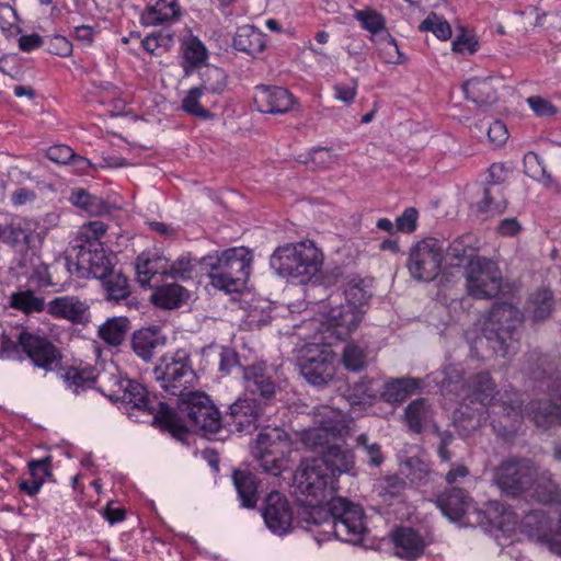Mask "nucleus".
Instances as JSON below:
<instances>
[{
	"mask_svg": "<svg viewBox=\"0 0 561 561\" xmlns=\"http://www.w3.org/2000/svg\"><path fill=\"white\" fill-rule=\"evenodd\" d=\"M266 527L277 536H285L293 529L294 512L290 503L277 491L271 492L262 508Z\"/></svg>",
	"mask_w": 561,
	"mask_h": 561,
	"instance_id": "21",
	"label": "nucleus"
},
{
	"mask_svg": "<svg viewBox=\"0 0 561 561\" xmlns=\"http://www.w3.org/2000/svg\"><path fill=\"white\" fill-rule=\"evenodd\" d=\"M163 343L164 337L156 327L144 328L134 332L130 340L134 353L145 362H149L153 356L154 350L163 345Z\"/></svg>",
	"mask_w": 561,
	"mask_h": 561,
	"instance_id": "31",
	"label": "nucleus"
},
{
	"mask_svg": "<svg viewBox=\"0 0 561 561\" xmlns=\"http://www.w3.org/2000/svg\"><path fill=\"white\" fill-rule=\"evenodd\" d=\"M25 353L32 363L45 370H50L59 360V352L45 336L26 330H20L15 339L2 334L0 341V359H21Z\"/></svg>",
	"mask_w": 561,
	"mask_h": 561,
	"instance_id": "9",
	"label": "nucleus"
},
{
	"mask_svg": "<svg viewBox=\"0 0 561 561\" xmlns=\"http://www.w3.org/2000/svg\"><path fill=\"white\" fill-rule=\"evenodd\" d=\"M405 421L409 428L415 433H420L424 425L432 419V410L426 399L420 398L412 401L405 408Z\"/></svg>",
	"mask_w": 561,
	"mask_h": 561,
	"instance_id": "45",
	"label": "nucleus"
},
{
	"mask_svg": "<svg viewBox=\"0 0 561 561\" xmlns=\"http://www.w3.org/2000/svg\"><path fill=\"white\" fill-rule=\"evenodd\" d=\"M172 412L183 424L179 432L169 431L174 436H182L191 426L199 430L204 435H216L220 432L222 420L218 409L213 404L210 398L201 391H190L183 399H178V411Z\"/></svg>",
	"mask_w": 561,
	"mask_h": 561,
	"instance_id": "10",
	"label": "nucleus"
},
{
	"mask_svg": "<svg viewBox=\"0 0 561 561\" xmlns=\"http://www.w3.org/2000/svg\"><path fill=\"white\" fill-rule=\"evenodd\" d=\"M197 260L190 252L182 253L175 261H168L167 276L174 279H188L196 265Z\"/></svg>",
	"mask_w": 561,
	"mask_h": 561,
	"instance_id": "53",
	"label": "nucleus"
},
{
	"mask_svg": "<svg viewBox=\"0 0 561 561\" xmlns=\"http://www.w3.org/2000/svg\"><path fill=\"white\" fill-rule=\"evenodd\" d=\"M296 99L285 88L277 85H256L254 103L257 110L267 114H284L289 112Z\"/></svg>",
	"mask_w": 561,
	"mask_h": 561,
	"instance_id": "24",
	"label": "nucleus"
},
{
	"mask_svg": "<svg viewBox=\"0 0 561 561\" xmlns=\"http://www.w3.org/2000/svg\"><path fill=\"white\" fill-rule=\"evenodd\" d=\"M342 360L347 370L362 371L368 365L369 352L367 347L348 343L344 347Z\"/></svg>",
	"mask_w": 561,
	"mask_h": 561,
	"instance_id": "50",
	"label": "nucleus"
},
{
	"mask_svg": "<svg viewBox=\"0 0 561 561\" xmlns=\"http://www.w3.org/2000/svg\"><path fill=\"white\" fill-rule=\"evenodd\" d=\"M519 528L529 539L561 556V513L556 530L551 529V519L543 510L528 512L520 520Z\"/></svg>",
	"mask_w": 561,
	"mask_h": 561,
	"instance_id": "19",
	"label": "nucleus"
},
{
	"mask_svg": "<svg viewBox=\"0 0 561 561\" xmlns=\"http://www.w3.org/2000/svg\"><path fill=\"white\" fill-rule=\"evenodd\" d=\"M444 252V243L436 238H425L414 243L407 262L411 277L419 282L435 279L445 264Z\"/></svg>",
	"mask_w": 561,
	"mask_h": 561,
	"instance_id": "14",
	"label": "nucleus"
},
{
	"mask_svg": "<svg viewBox=\"0 0 561 561\" xmlns=\"http://www.w3.org/2000/svg\"><path fill=\"white\" fill-rule=\"evenodd\" d=\"M183 54V67L187 72L188 68H195L208 59V49L204 43L195 35L190 33L181 41Z\"/></svg>",
	"mask_w": 561,
	"mask_h": 561,
	"instance_id": "39",
	"label": "nucleus"
},
{
	"mask_svg": "<svg viewBox=\"0 0 561 561\" xmlns=\"http://www.w3.org/2000/svg\"><path fill=\"white\" fill-rule=\"evenodd\" d=\"M548 357L539 353L528 356L523 371L531 379L540 382V389L546 388L553 400L560 401V405L549 401H533L526 408V413L531 416L537 427L548 428L561 423V377L548 376Z\"/></svg>",
	"mask_w": 561,
	"mask_h": 561,
	"instance_id": "8",
	"label": "nucleus"
},
{
	"mask_svg": "<svg viewBox=\"0 0 561 561\" xmlns=\"http://www.w3.org/2000/svg\"><path fill=\"white\" fill-rule=\"evenodd\" d=\"M10 304L14 309L24 313L41 312L45 308L44 298L36 296L32 290H20L10 297Z\"/></svg>",
	"mask_w": 561,
	"mask_h": 561,
	"instance_id": "51",
	"label": "nucleus"
},
{
	"mask_svg": "<svg viewBox=\"0 0 561 561\" xmlns=\"http://www.w3.org/2000/svg\"><path fill=\"white\" fill-rule=\"evenodd\" d=\"M252 252L244 247L216 251L201 260L210 284L229 294L239 293L245 287L252 271Z\"/></svg>",
	"mask_w": 561,
	"mask_h": 561,
	"instance_id": "7",
	"label": "nucleus"
},
{
	"mask_svg": "<svg viewBox=\"0 0 561 561\" xmlns=\"http://www.w3.org/2000/svg\"><path fill=\"white\" fill-rule=\"evenodd\" d=\"M293 485L296 492L310 497L299 518L309 530L310 526L322 528L314 537L318 543L331 537L352 545L363 542L367 533L364 510L345 497H333L335 482L324 461L318 458L302 460L294 474Z\"/></svg>",
	"mask_w": 561,
	"mask_h": 561,
	"instance_id": "2",
	"label": "nucleus"
},
{
	"mask_svg": "<svg viewBox=\"0 0 561 561\" xmlns=\"http://www.w3.org/2000/svg\"><path fill=\"white\" fill-rule=\"evenodd\" d=\"M168 259L159 253L144 252L136 260L137 279L141 286H152L157 275L167 276Z\"/></svg>",
	"mask_w": 561,
	"mask_h": 561,
	"instance_id": "30",
	"label": "nucleus"
},
{
	"mask_svg": "<svg viewBox=\"0 0 561 561\" xmlns=\"http://www.w3.org/2000/svg\"><path fill=\"white\" fill-rule=\"evenodd\" d=\"M394 554L405 561H415L424 553L425 548L432 543L427 534L411 527H398L391 535Z\"/></svg>",
	"mask_w": 561,
	"mask_h": 561,
	"instance_id": "22",
	"label": "nucleus"
},
{
	"mask_svg": "<svg viewBox=\"0 0 561 561\" xmlns=\"http://www.w3.org/2000/svg\"><path fill=\"white\" fill-rule=\"evenodd\" d=\"M489 141L494 147H501L508 139V130L506 125L499 119H495L493 123L488 124L486 129Z\"/></svg>",
	"mask_w": 561,
	"mask_h": 561,
	"instance_id": "61",
	"label": "nucleus"
},
{
	"mask_svg": "<svg viewBox=\"0 0 561 561\" xmlns=\"http://www.w3.org/2000/svg\"><path fill=\"white\" fill-rule=\"evenodd\" d=\"M379 45L380 56L385 62L392 65L404 62V55L400 51L396 39L388 32H385L380 38Z\"/></svg>",
	"mask_w": 561,
	"mask_h": 561,
	"instance_id": "54",
	"label": "nucleus"
},
{
	"mask_svg": "<svg viewBox=\"0 0 561 561\" xmlns=\"http://www.w3.org/2000/svg\"><path fill=\"white\" fill-rule=\"evenodd\" d=\"M199 79L201 83L196 88L204 94L221 95L227 89L228 77L219 67L206 66L199 72Z\"/></svg>",
	"mask_w": 561,
	"mask_h": 561,
	"instance_id": "40",
	"label": "nucleus"
},
{
	"mask_svg": "<svg viewBox=\"0 0 561 561\" xmlns=\"http://www.w3.org/2000/svg\"><path fill=\"white\" fill-rule=\"evenodd\" d=\"M434 380L444 397H462L455 423L463 435L482 427L488 420L493 432L504 439L517 431L524 416L522 394L512 388L496 391L488 371L465 380L461 366L448 365Z\"/></svg>",
	"mask_w": 561,
	"mask_h": 561,
	"instance_id": "1",
	"label": "nucleus"
},
{
	"mask_svg": "<svg viewBox=\"0 0 561 561\" xmlns=\"http://www.w3.org/2000/svg\"><path fill=\"white\" fill-rule=\"evenodd\" d=\"M323 263V252L311 240L280 245L270 257V266L275 274L300 284L314 279L321 273Z\"/></svg>",
	"mask_w": 561,
	"mask_h": 561,
	"instance_id": "5",
	"label": "nucleus"
},
{
	"mask_svg": "<svg viewBox=\"0 0 561 561\" xmlns=\"http://www.w3.org/2000/svg\"><path fill=\"white\" fill-rule=\"evenodd\" d=\"M0 240L11 245H18L28 243L30 234L20 222H12L5 226L0 225Z\"/></svg>",
	"mask_w": 561,
	"mask_h": 561,
	"instance_id": "57",
	"label": "nucleus"
},
{
	"mask_svg": "<svg viewBox=\"0 0 561 561\" xmlns=\"http://www.w3.org/2000/svg\"><path fill=\"white\" fill-rule=\"evenodd\" d=\"M152 374L165 392L179 399L186 397L197 382L191 356L185 350L163 355Z\"/></svg>",
	"mask_w": 561,
	"mask_h": 561,
	"instance_id": "11",
	"label": "nucleus"
},
{
	"mask_svg": "<svg viewBox=\"0 0 561 561\" xmlns=\"http://www.w3.org/2000/svg\"><path fill=\"white\" fill-rule=\"evenodd\" d=\"M336 154L327 147H316L310 149L306 159L301 160L305 164H312L316 169H329L336 162Z\"/></svg>",
	"mask_w": 561,
	"mask_h": 561,
	"instance_id": "55",
	"label": "nucleus"
},
{
	"mask_svg": "<svg viewBox=\"0 0 561 561\" xmlns=\"http://www.w3.org/2000/svg\"><path fill=\"white\" fill-rule=\"evenodd\" d=\"M468 294L477 299H491L502 288V273L496 263L486 257H478L465 270Z\"/></svg>",
	"mask_w": 561,
	"mask_h": 561,
	"instance_id": "17",
	"label": "nucleus"
},
{
	"mask_svg": "<svg viewBox=\"0 0 561 561\" xmlns=\"http://www.w3.org/2000/svg\"><path fill=\"white\" fill-rule=\"evenodd\" d=\"M420 387V380L411 377L393 379L386 383L382 391L385 401L392 404L402 403Z\"/></svg>",
	"mask_w": 561,
	"mask_h": 561,
	"instance_id": "41",
	"label": "nucleus"
},
{
	"mask_svg": "<svg viewBox=\"0 0 561 561\" xmlns=\"http://www.w3.org/2000/svg\"><path fill=\"white\" fill-rule=\"evenodd\" d=\"M478 247L473 234H463L455 239L444 252L446 267L468 266L472 261L480 257L477 255Z\"/></svg>",
	"mask_w": 561,
	"mask_h": 561,
	"instance_id": "26",
	"label": "nucleus"
},
{
	"mask_svg": "<svg viewBox=\"0 0 561 561\" xmlns=\"http://www.w3.org/2000/svg\"><path fill=\"white\" fill-rule=\"evenodd\" d=\"M129 324L128 318L114 317L100 327L99 335L108 345L118 346L125 340Z\"/></svg>",
	"mask_w": 561,
	"mask_h": 561,
	"instance_id": "44",
	"label": "nucleus"
},
{
	"mask_svg": "<svg viewBox=\"0 0 561 561\" xmlns=\"http://www.w3.org/2000/svg\"><path fill=\"white\" fill-rule=\"evenodd\" d=\"M354 19L359 22L364 30L368 31L373 35H377L380 32L386 31V20L383 15L374 9L366 8L363 10H356L354 12Z\"/></svg>",
	"mask_w": 561,
	"mask_h": 561,
	"instance_id": "52",
	"label": "nucleus"
},
{
	"mask_svg": "<svg viewBox=\"0 0 561 561\" xmlns=\"http://www.w3.org/2000/svg\"><path fill=\"white\" fill-rule=\"evenodd\" d=\"M232 481L241 502V506L245 508H254L259 500L257 481L255 476L249 470L238 469L232 473Z\"/></svg>",
	"mask_w": 561,
	"mask_h": 561,
	"instance_id": "35",
	"label": "nucleus"
},
{
	"mask_svg": "<svg viewBox=\"0 0 561 561\" xmlns=\"http://www.w3.org/2000/svg\"><path fill=\"white\" fill-rule=\"evenodd\" d=\"M47 312L51 317L79 323L85 318L88 306L78 297L61 296L48 302Z\"/></svg>",
	"mask_w": 561,
	"mask_h": 561,
	"instance_id": "29",
	"label": "nucleus"
},
{
	"mask_svg": "<svg viewBox=\"0 0 561 561\" xmlns=\"http://www.w3.org/2000/svg\"><path fill=\"white\" fill-rule=\"evenodd\" d=\"M187 291L179 284L172 283L158 286L151 296V301L163 309L178 308L186 298Z\"/></svg>",
	"mask_w": 561,
	"mask_h": 561,
	"instance_id": "42",
	"label": "nucleus"
},
{
	"mask_svg": "<svg viewBox=\"0 0 561 561\" xmlns=\"http://www.w3.org/2000/svg\"><path fill=\"white\" fill-rule=\"evenodd\" d=\"M107 226L99 220L90 221L80 231V243H103L101 238L106 233Z\"/></svg>",
	"mask_w": 561,
	"mask_h": 561,
	"instance_id": "60",
	"label": "nucleus"
},
{
	"mask_svg": "<svg viewBox=\"0 0 561 561\" xmlns=\"http://www.w3.org/2000/svg\"><path fill=\"white\" fill-rule=\"evenodd\" d=\"M263 409L253 398H239L229 407L226 423L233 426L231 431L250 433L257 427Z\"/></svg>",
	"mask_w": 561,
	"mask_h": 561,
	"instance_id": "23",
	"label": "nucleus"
},
{
	"mask_svg": "<svg viewBox=\"0 0 561 561\" xmlns=\"http://www.w3.org/2000/svg\"><path fill=\"white\" fill-rule=\"evenodd\" d=\"M443 515L453 522L460 520L472 506V499L460 488H451L436 499Z\"/></svg>",
	"mask_w": 561,
	"mask_h": 561,
	"instance_id": "27",
	"label": "nucleus"
},
{
	"mask_svg": "<svg viewBox=\"0 0 561 561\" xmlns=\"http://www.w3.org/2000/svg\"><path fill=\"white\" fill-rule=\"evenodd\" d=\"M62 378L66 387L75 394H79L92 388L94 383H99V390L101 391L100 379L106 380L107 374L95 375L94 368L90 365L71 366L65 370Z\"/></svg>",
	"mask_w": 561,
	"mask_h": 561,
	"instance_id": "28",
	"label": "nucleus"
},
{
	"mask_svg": "<svg viewBox=\"0 0 561 561\" xmlns=\"http://www.w3.org/2000/svg\"><path fill=\"white\" fill-rule=\"evenodd\" d=\"M352 416L331 405H318L313 410L314 427L301 432V443L310 450L321 455L332 479L337 474L347 473L354 467V453L337 443L351 431Z\"/></svg>",
	"mask_w": 561,
	"mask_h": 561,
	"instance_id": "3",
	"label": "nucleus"
},
{
	"mask_svg": "<svg viewBox=\"0 0 561 561\" xmlns=\"http://www.w3.org/2000/svg\"><path fill=\"white\" fill-rule=\"evenodd\" d=\"M462 90L466 98L478 106L491 105L497 99L496 88L490 77L471 78L463 83Z\"/></svg>",
	"mask_w": 561,
	"mask_h": 561,
	"instance_id": "32",
	"label": "nucleus"
},
{
	"mask_svg": "<svg viewBox=\"0 0 561 561\" xmlns=\"http://www.w3.org/2000/svg\"><path fill=\"white\" fill-rule=\"evenodd\" d=\"M332 296L329 302L321 301L320 311L312 322L321 323V333H330L336 340H345L359 325L363 320L364 311L356 309L354 306H331Z\"/></svg>",
	"mask_w": 561,
	"mask_h": 561,
	"instance_id": "18",
	"label": "nucleus"
},
{
	"mask_svg": "<svg viewBox=\"0 0 561 561\" xmlns=\"http://www.w3.org/2000/svg\"><path fill=\"white\" fill-rule=\"evenodd\" d=\"M345 306H354L356 309H362L373 296L369 282L365 279H352L345 290Z\"/></svg>",
	"mask_w": 561,
	"mask_h": 561,
	"instance_id": "48",
	"label": "nucleus"
},
{
	"mask_svg": "<svg viewBox=\"0 0 561 561\" xmlns=\"http://www.w3.org/2000/svg\"><path fill=\"white\" fill-rule=\"evenodd\" d=\"M482 516V526L495 538L500 546L505 545L502 540L510 539L518 526L516 513L510 506L499 501L486 503Z\"/></svg>",
	"mask_w": 561,
	"mask_h": 561,
	"instance_id": "20",
	"label": "nucleus"
},
{
	"mask_svg": "<svg viewBox=\"0 0 561 561\" xmlns=\"http://www.w3.org/2000/svg\"><path fill=\"white\" fill-rule=\"evenodd\" d=\"M105 298L110 301H119L130 295V286L127 276L115 267L106 273L104 278H99Z\"/></svg>",
	"mask_w": 561,
	"mask_h": 561,
	"instance_id": "37",
	"label": "nucleus"
},
{
	"mask_svg": "<svg viewBox=\"0 0 561 561\" xmlns=\"http://www.w3.org/2000/svg\"><path fill=\"white\" fill-rule=\"evenodd\" d=\"M290 453L289 435L279 427H266L261 431L252 448V455L262 470L275 477L286 469Z\"/></svg>",
	"mask_w": 561,
	"mask_h": 561,
	"instance_id": "12",
	"label": "nucleus"
},
{
	"mask_svg": "<svg viewBox=\"0 0 561 561\" xmlns=\"http://www.w3.org/2000/svg\"><path fill=\"white\" fill-rule=\"evenodd\" d=\"M265 46V35L253 25L240 26L233 37L234 49L251 56L261 54Z\"/></svg>",
	"mask_w": 561,
	"mask_h": 561,
	"instance_id": "34",
	"label": "nucleus"
},
{
	"mask_svg": "<svg viewBox=\"0 0 561 561\" xmlns=\"http://www.w3.org/2000/svg\"><path fill=\"white\" fill-rule=\"evenodd\" d=\"M335 362V353L328 343H311L301 350L298 366L310 385L322 387L334 378Z\"/></svg>",
	"mask_w": 561,
	"mask_h": 561,
	"instance_id": "15",
	"label": "nucleus"
},
{
	"mask_svg": "<svg viewBox=\"0 0 561 561\" xmlns=\"http://www.w3.org/2000/svg\"><path fill=\"white\" fill-rule=\"evenodd\" d=\"M553 307L552 291L548 288H541L531 295L527 304V312L534 322H539L550 317Z\"/></svg>",
	"mask_w": 561,
	"mask_h": 561,
	"instance_id": "43",
	"label": "nucleus"
},
{
	"mask_svg": "<svg viewBox=\"0 0 561 561\" xmlns=\"http://www.w3.org/2000/svg\"><path fill=\"white\" fill-rule=\"evenodd\" d=\"M419 213L414 207L407 208L397 219V230L411 233L416 229Z\"/></svg>",
	"mask_w": 561,
	"mask_h": 561,
	"instance_id": "63",
	"label": "nucleus"
},
{
	"mask_svg": "<svg viewBox=\"0 0 561 561\" xmlns=\"http://www.w3.org/2000/svg\"><path fill=\"white\" fill-rule=\"evenodd\" d=\"M116 254L104 243H80L75 257L67 259L68 272L78 278H104L116 266Z\"/></svg>",
	"mask_w": 561,
	"mask_h": 561,
	"instance_id": "13",
	"label": "nucleus"
},
{
	"mask_svg": "<svg viewBox=\"0 0 561 561\" xmlns=\"http://www.w3.org/2000/svg\"><path fill=\"white\" fill-rule=\"evenodd\" d=\"M203 95L196 87L188 89L181 102L182 111L203 121L211 119L214 114L201 103Z\"/></svg>",
	"mask_w": 561,
	"mask_h": 561,
	"instance_id": "49",
	"label": "nucleus"
},
{
	"mask_svg": "<svg viewBox=\"0 0 561 561\" xmlns=\"http://www.w3.org/2000/svg\"><path fill=\"white\" fill-rule=\"evenodd\" d=\"M527 495L542 504L552 505L561 503V490L548 471L540 472L537 469L534 486Z\"/></svg>",
	"mask_w": 561,
	"mask_h": 561,
	"instance_id": "33",
	"label": "nucleus"
},
{
	"mask_svg": "<svg viewBox=\"0 0 561 561\" xmlns=\"http://www.w3.org/2000/svg\"><path fill=\"white\" fill-rule=\"evenodd\" d=\"M357 80H353L351 84L345 83H336L333 85V93L334 98L346 104L350 105L354 102L356 95H357Z\"/></svg>",
	"mask_w": 561,
	"mask_h": 561,
	"instance_id": "62",
	"label": "nucleus"
},
{
	"mask_svg": "<svg viewBox=\"0 0 561 561\" xmlns=\"http://www.w3.org/2000/svg\"><path fill=\"white\" fill-rule=\"evenodd\" d=\"M69 199L75 206L92 216H101L108 213V205L102 197L89 194L82 188L73 190Z\"/></svg>",
	"mask_w": 561,
	"mask_h": 561,
	"instance_id": "46",
	"label": "nucleus"
},
{
	"mask_svg": "<svg viewBox=\"0 0 561 561\" xmlns=\"http://www.w3.org/2000/svg\"><path fill=\"white\" fill-rule=\"evenodd\" d=\"M356 445L365 451L370 466L379 467L383 462L380 445L371 443L366 434H360L356 438Z\"/></svg>",
	"mask_w": 561,
	"mask_h": 561,
	"instance_id": "59",
	"label": "nucleus"
},
{
	"mask_svg": "<svg viewBox=\"0 0 561 561\" xmlns=\"http://www.w3.org/2000/svg\"><path fill=\"white\" fill-rule=\"evenodd\" d=\"M537 469L529 459L508 458L496 468L494 481L504 494L520 496L533 489Z\"/></svg>",
	"mask_w": 561,
	"mask_h": 561,
	"instance_id": "16",
	"label": "nucleus"
},
{
	"mask_svg": "<svg viewBox=\"0 0 561 561\" xmlns=\"http://www.w3.org/2000/svg\"><path fill=\"white\" fill-rule=\"evenodd\" d=\"M523 321V313L511 304H496L484 322L482 335L470 342L471 356L479 357V350L490 347L496 355L506 357L516 350L515 333Z\"/></svg>",
	"mask_w": 561,
	"mask_h": 561,
	"instance_id": "6",
	"label": "nucleus"
},
{
	"mask_svg": "<svg viewBox=\"0 0 561 561\" xmlns=\"http://www.w3.org/2000/svg\"><path fill=\"white\" fill-rule=\"evenodd\" d=\"M46 157L58 164H67L73 159V150L66 145H55L47 149Z\"/></svg>",
	"mask_w": 561,
	"mask_h": 561,
	"instance_id": "64",
	"label": "nucleus"
},
{
	"mask_svg": "<svg viewBox=\"0 0 561 561\" xmlns=\"http://www.w3.org/2000/svg\"><path fill=\"white\" fill-rule=\"evenodd\" d=\"M182 14L181 7L176 1L158 0L148 8L146 19L148 24L163 25L178 22Z\"/></svg>",
	"mask_w": 561,
	"mask_h": 561,
	"instance_id": "38",
	"label": "nucleus"
},
{
	"mask_svg": "<svg viewBox=\"0 0 561 561\" xmlns=\"http://www.w3.org/2000/svg\"><path fill=\"white\" fill-rule=\"evenodd\" d=\"M101 381V392L113 402H121L134 409L153 414V421L165 431L179 432L183 424L165 402H156L139 382L116 374H107Z\"/></svg>",
	"mask_w": 561,
	"mask_h": 561,
	"instance_id": "4",
	"label": "nucleus"
},
{
	"mask_svg": "<svg viewBox=\"0 0 561 561\" xmlns=\"http://www.w3.org/2000/svg\"><path fill=\"white\" fill-rule=\"evenodd\" d=\"M507 206L503 187L497 181L488 182L483 190V197L476 204L477 211L488 216L502 214Z\"/></svg>",
	"mask_w": 561,
	"mask_h": 561,
	"instance_id": "36",
	"label": "nucleus"
},
{
	"mask_svg": "<svg viewBox=\"0 0 561 561\" xmlns=\"http://www.w3.org/2000/svg\"><path fill=\"white\" fill-rule=\"evenodd\" d=\"M173 42L172 33H152L141 41L142 48L150 55H159L160 49L167 50Z\"/></svg>",
	"mask_w": 561,
	"mask_h": 561,
	"instance_id": "58",
	"label": "nucleus"
},
{
	"mask_svg": "<svg viewBox=\"0 0 561 561\" xmlns=\"http://www.w3.org/2000/svg\"><path fill=\"white\" fill-rule=\"evenodd\" d=\"M419 28L422 32H432L438 39L442 41H447L451 36V27L449 23L435 13L430 14L420 24Z\"/></svg>",
	"mask_w": 561,
	"mask_h": 561,
	"instance_id": "56",
	"label": "nucleus"
},
{
	"mask_svg": "<svg viewBox=\"0 0 561 561\" xmlns=\"http://www.w3.org/2000/svg\"><path fill=\"white\" fill-rule=\"evenodd\" d=\"M524 169L529 178L542 183L545 186L552 187L558 185L552 175L547 172L543 159L533 151L524 156Z\"/></svg>",
	"mask_w": 561,
	"mask_h": 561,
	"instance_id": "47",
	"label": "nucleus"
},
{
	"mask_svg": "<svg viewBox=\"0 0 561 561\" xmlns=\"http://www.w3.org/2000/svg\"><path fill=\"white\" fill-rule=\"evenodd\" d=\"M272 366L265 363L250 365L243 368V382L245 390L252 394L270 401L276 393V383L273 379Z\"/></svg>",
	"mask_w": 561,
	"mask_h": 561,
	"instance_id": "25",
	"label": "nucleus"
}]
</instances>
